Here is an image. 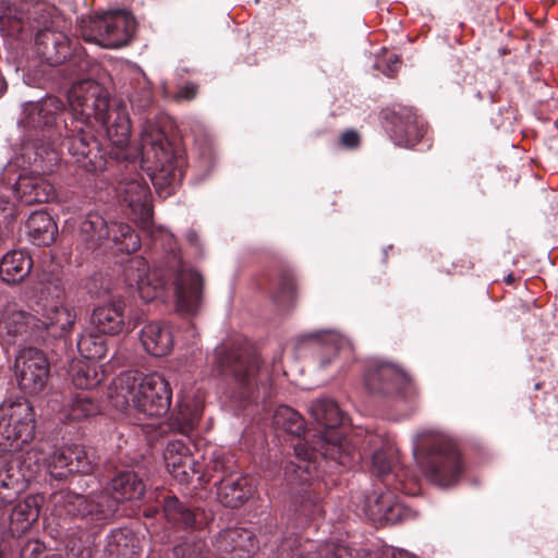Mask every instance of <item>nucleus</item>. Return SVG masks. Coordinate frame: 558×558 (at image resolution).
<instances>
[{"instance_id": "obj_1", "label": "nucleus", "mask_w": 558, "mask_h": 558, "mask_svg": "<svg viewBox=\"0 0 558 558\" xmlns=\"http://www.w3.org/2000/svg\"><path fill=\"white\" fill-rule=\"evenodd\" d=\"M70 110L54 96L31 105L26 126L41 132L50 150V166L59 161L57 141L66 148L78 167L86 172H102L113 165L137 166L147 172L157 189L173 185L177 180L175 153L166 134L155 125L144 128L140 147L130 144L131 125L124 110L112 109L108 93L96 81L74 83L68 94Z\"/></svg>"}, {"instance_id": "obj_2", "label": "nucleus", "mask_w": 558, "mask_h": 558, "mask_svg": "<svg viewBox=\"0 0 558 558\" xmlns=\"http://www.w3.org/2000/svg\"><path fill=\"white\" fill-rule=\"evenodd\" d=\"M116 192L125 214L151 238L154 244L166 242L169 246L163 260L153 270L148 269L146 260L132 259L124 269L129 284H135L146 302L162 298L167 290H172L178 310L189 315L195 314L203 300L204 279L198 271L185 267L172 234L155 227L148 184L136 174L119 180Z\"/></svg>"}, {"instance_id": "obj_3", "label": "nucleus", "mask_w": 558, "mask_h": 558, "mask_svg": "<svg viewBox=\"0 0 558 558\" xmlns=\"http://www.w3.org/2000/svg\"><path fill=\"white\" fill-rule=\"evenodd\" d=\"M36 421L34 408L28 401L12 403L0 411V452L10 453L0 469V510L11 507L20 499L33 477L31 465L36 453L22 451L34 439Z\"/></svg>"}, {"instance_id": "obj_4", "label": "nucleus", "mask_w": 558, "mask_h": 558, "mask_svg": "<svg viewBox=\"0 0 558 558\" xmlns=\"http://www.w3.org/2000/svg\"><path fill=\"white\" fill-rule=\"evenodd\" d=\"M0 28L21 40L34 35L35 51L49 65L63 64L70 54L72 41L65 32V22L43 5L27 10L24 5L8 7L0 14Z\"/></svg>"}, {"instance_id": "obj_5", "label": "nucleus", "mask_w": 558, "mask_h": 558, "mask_svg": "<svg viewBox=\"0 0 558 558\" xmlns=\"http://www.w3.org/2000/svg\"><path fill=\"white\" fill-rule=\"evenodd\" d=\"M145 490L146 486L136 472L123 470L111 478L105 490L87 496L65 492L60 495L59 502L68 514L90 525V535H97L113 519L120 502L140 500Z\"/></svg>"}, {"instance_id": "obj_6", "label": "nucleus", "mask_w": 558, "mask_h": 558, "mask_svg": "<svg viewBox=\"0 0 558 558\" xmlns=\"http://www.w3.org/2000/svg\"><path fill=\"white\" fill-rule=\"evenodd\" d=\"M310 413L324 429L311 450L305 448V442L299 440L294 445L296 456L303 461H310L316 459V454L319 453L340 465H348L353 459V450L343 434L337 429L343 418L338 404L330 399H318L310 407Z\"/></svg>"}, {"instance_id": "obj_7", "label": "nucleus", "mask_w": 558, "mask_h": 558, "mask_svg": "<svg viewBox=\"0 0 558 558\" xmlns=\"http://www.w3.org/2000/svg\"><path fill=\"white\" fill-rule=\"evenodd\" d=\"M120 381V393L128 407H133L146 416H161L170 410L172 389L162 375L151 373L136 376L125 373Z\"/></svg>"}, {"instance_id": "obj_8", "label": "nucleus", "mask_w": 558, "mask_h": 558, "mask_svg": "<svg viewBox=\"0 0 558 558\" xmlns=\"http://www.w3.org/2000/svg\"><path fill=\"white\" fill-rule=\"evenodd\" d=\"M80 240L88 250H96L105 240H111L119 251L132 254L141 247L136 231L121 221L108 222L101 215L89 213L80 225Z\"/></svg>"}, {"instance_id": "obj_9", "label": "nucleus", "mask_w": 558, "mask_h": 558, "mask_svg": "<svg viewBox=\"0 0 558 558\" xmlns=\"http://www.w3.org/2000/svg\"><path fill=\"white\" fill-rule=\"evenodd\" d=\"M423 470L434 484L440 487L453 485L462 473L460 454L454 445L444 436H433Z\"/></svg>"}, {"instance_id": "obj_10", "label": "nucleus", "mask_w": 558, "mask_h": 558, "mask_svg": "<svg viewBox=\"0 0 558 558\" xmlns=\"http://www.w3.org/2000/svg\"><path fill=\"white\" fill-rule=\"evenodd\" d=\"M14 375L19 388L24 393H41L50 378V364L46 354L33 347L23 349L15 359Z\"/></svg>"}, {"instance_id": "obj_11", "label": "nucleus", "mask_w": 558, "mask_h": 558, "mask_svg": "<svg viewBox=\"0 0 558 558\" xmlns=\"http://www.w3.org/2000/svg\"><path fill=\"white\" fill-rule=\"evenodd\" d=\"M132 25L124 15L106 14L82 20L81 35L84 40L106 48H119L128 44Z\"/></svg>"}, {"instance_id": "obj_12", "label": "nucleus", "mask_w": 558, "mask_h": 558, "mask_svg": "<svg viewBox=\"0 0 558 558\" xmlns=\"http://www.w3.org/2000/svg\"><path fill=\"white\" fill-rule=\"evenodd\" d=\"M98 465V458L94 451L81 445H71L58 448L48 459L50 475L58 480H65L70 474H92Z\"/></svg>"}, {"instance_id": "obj_13", "label": "nucleus", "mask_w": 558, "mask_h": 558, "mask_svg": "<svg viewBox=\"0 0 558 558\" xmlns=\"http://www.w3.org/2000/svg\"><path fill=\"white\" fill-rule=\"evenodd\" d=\"M90 322L99 333L116 336L131 330L135 325L125 312V302L116 300L94 308Z\"/></svg>"}, {"instance_id": "obj_14", "label": "nucleus", "mask_w": 558, "mask_h": 558, "mask_svg": "<svg viewBox=\"0 0 558 558\" xmlns=\"http://www.w3.org/2000/svg\"><path fill=\"white\" fill-rule=\"evenodd\" d=\"M34 320L16 303H7L0 308V339L7 344L15 343L27 333Z\"/></svg>"}, {"instance_id": "obj_15", "label": "nucleus", "mask_w": 558, "mask_h": 558, "mask_svg": "<svg viewBox=\"0 0 558 558\" xmlns=\"http://www.w3.org/2000/svg\"><path fill=\"white\" fill-rule=\"evenodd\" d=\"M140 340L147 353L153 356H166L174 345L172 329L165 322H151L143 327Z\"/></svg>"}, {"instance_id": "obj_16", "label": "nucleus", "mask_w": 558, "mask_h": 558, "mask_svg": "<svg viewBox=\"0 0 558 558\" xmlns=\"http://www.w3.org/2000/svg\"><path fill=\"white\" fill-rule=\"evenodd\" d=\"M15 194L22 203L33 205L52 199L54 187L45 177L27 173L19 177L15 183Z\"/></svg>"}, {"instance_id": "obj_17", "label": "nucleus", "mask_w": 558, "mask_h": 558, "mask_svg": "<svg viewBox=\"0 0 558 558\" xmlns=\"http://www.w3.org/2000/svg\"><path fill=\"white\" fill-rule=\"evenodd\" d=\"M163 460L168 472L180 483L190 481V472L194 461L184 440L174 439L169 441L163 451Z\"/></svg>"}, {"instance_id": "obj_18", "label": "nucleus", "mask_w": 558, "mask_h": 558, "mask_svg": "<svg viewBox=\"0 0 558 558\" xmlns=\"http://www.w3.org/2000/svg\"><path fill=\"white\" fill-rule=\"evenodd\" d=\"M41 322L45 328L56 338L65 337L74 327L76 322V311L66 304H43Z\"/></svg>"}, {"instance_id": "obj_19", "label": "nucleus", "mask_w": 558, "mask_h": 558, "mask_svg": "<svg viewBox=\"0 0 558 558\" xmlns=\"http://www.w3.org/2000/svg\"><path fill=\"white\" fill-rule=\"evenodd\" d=\"M216 354L220 374L226 379L234 380L239 389H242L244 386V349L242 344H222L217 348Z\"/></svg>"}, {"instance_id": "obj_20", "label": "nucleus", "mask_w": 558, "mask_h": 558, "mask_svg": "<svg viewBox=\"0 0 558 558\" xmlns=\"http://www.w3.org/2000/svg\"><path fill=\"white\" fill-rule=\"evenodd\" d=\"M10 510L9 529L13 536H21L27 532L39 518L38 497L27 496L23 500H17Z\"/></svg>"}, {"instance_id": "obj_21", "label": "nucleus", "mask_w": 558, "mask_h": 558, "mask_svg": "<svg viewBox=\"0 0 558 558\" xmlns=\"http://www.w3.org/2000/svg\"><path fill=\"white\" fill-rule=\"evenodd\" d=\"M410 381L409 376L399 367L385 364L366 377V387L372 393H390L395 388Z\"/></svg>"}, {"instance_id": "obj_22", "label": "nucleus", "mask_w": 558, "mask_h": 558, "mask_svg": "<svg viewBox=\"0 0 558 558\" xmlns=\"http://www.w3.org/2000/svg\"><path fill=\"white\" fill-rule=\"evenodd\" d=\"M33 268L31 255L23 250L8 252L0 263V278L8 284L22 282Z\"/></svg>"}, {"instance_id": "obj_23", "label": "nucleus", "mask_w": 558, "mask_h": 558, "mask_svg": "<svg viewBox=\"0 0 558 558\" xmlns=\"http://www.w3.org/2000/svg\"><path fill=\"white\" fill-rule=\"evenodd\" d=\"M157 502L169 521L183 527H197L202 524L198 520L199 513L183 505L175 495L162 492L158 495Z\"/></svg>"}, {"instance_id": "obj_24", "label": "nucleus", "mask_w": 558, "mask_h": 558, "mask_svg": "<svg viewBox=\"0 0 558 558\" xmlns=\"http://www.w3.org/2000/svg\"><path fill=\"white\" fill-rule=\"evenodd\" d=\"M401 506L391 492L374 494L365 502L364 512L373 521L395 522L400 517Z\"/></svg>"}, {"instance_id": "obj_25", "label": "nucleus", "mask_w": 558, "mask_h": 558, "mask_svg": "<svg viewBox=\"0 0 558 558\" xmlns=\"http://www.w3.org/2000/svg\"><path fill=\"white\" fill-rule=\"evenodd\" d=\"M106 553L117 558H134L141 550L136 535L126 527L116 529L107 536Z\"/></svg>"}, {"instance_id": "obj_26", "label": "nucleus", "mask_w": 558, "mask_h": 558, "mask_svg": "<svg viewBox=\"0 0 558 558\" xmlns=\"http://www.w3.org/2000/svg\"><path fill=\"white\" fill-rule=\"evenodd\" d=\"M28 235L38 246H48L56 240L58 228L52 217L46 211H34L26 221Z\"/></svg>"}, {"instance_id": "obj_27", "label": "nucleus", "mask_w": 558, "mask_h": 558, "mask_svg": "<svg viewBox=\"0 0 558 558\" xmlns=\"http://www.w3.org/2000/svg\"><path fill=\"white\" fill-rule=\"evenodd\" d=\"M244 475L242 472L223 475L219 481L218 498L228 508L236 509L244 505Z\"/></svg>"}, {"instance_id": "obj_28", "label": "nucleus", "mask_w": 558, "mask_h": 558, "mask_svg": "<svg viewBox=\"0 0 558 558\" xmlns=\"http://www.w3.org/2000/svg\"><path fill=\"white\" fill-rule=\"evenodd\" d=\"M154 100L153 85L144 74L131 82L129 101L134 112H146L154 105Z\"/></svg>"}, {"instance_id": "obj_29", "label": "nucleus", "mask_w": 558, "mask_h": 558, "mask_svg": "<svg viewBox=\"0 0 558 558\" xmlns=\"http://www.w3.org/2000/svg\"><path fill=\"white\" fill-rule=\"evenodd\" d=\"M203 414V408L196 402H181L179 410L172 415L171 425L182 435H190L197 426Z\"/></svg>"}, {"instance_id": "obj_30", "label": "nucleus", "mask_w": 558, "mask_h": 558, "mask_svg": "<svg viewBox=\"0 0 558 558\" xmlns=\"http://www.w3.org/2000/svg\"><path fill=\"white\" fill-rule=\"evenodd\" d=\"M275 429L300 436L305 430V423L301 414L288 405L278 407L272 415Z\"/></svg>"}, {"instance_id": "obj_31", "label": "nucleus", "mask_w": 558, "mask_h": 558, "mask_svg": "<svg viewBox=\"0 0 558 558\" xmlns=\"http://www.w3.org/2000/svg\"><path fill=\"white\" fill-rule=\"evenodd\" d=\"M80 354L86 360H100L107 353V343L102 333L84 331L76 342Z\"/></svg>"}, {"instance_id": "obj_32", "label": "nucleus", "mask_w": 558, "mask_h": 558, "mask_svg": "<svg viewBox=\"0 0 558 558\" xmlns=\"http://www.w3.org/2000/svg\"><path fill=\"white\" fill-rule=\"evenodd\" d=\"M100 412L97 401H95L88 392L77 393L66 409V418L72 421H81L94 416Z\"/></svg>"}, {"instance_id": "obj_33", "label": "nucleus", "mask_w": 558, "mask_h": 558, "mask_svg": "<svg viewBox=\"0 0 558 558\" xmlns=\"http://www.w3.org/2000/svg\"><path fill=\"white\" fill-rule=\"evenodd\" d=\"M425 134L424 124L415 117L410 118L404 124L396 125L393 130L395 141L402 146H414Z\"/></svg>"}, {"instance_id": "obj_34", "label": "nucleus", "mask_w": 558, "mask_h": 558, "mask_svg": "<svg viewBox=\"0 0 558 558\" xmlns=\"http://www.w3.org/2000/svg\"><path fill=\"white\" fill-rule=\"evenodd\" d=\"M218 548L223 558H243L244 538L241 529H228L223 531L218 539Z\"/></svg>"}, {"instance_id": "obj_35", "label": "nucleus", "mask_w": 558, "mask_h": 558, "mask_svg": "<svg viewBox=\"0 0 558 558\" xmlns=\"http://www.w3.org/2000/svg\"><path fill=\"white\" fill-rule=\"evenodd\" d=\"M41 294L45 296L44 304H65L66 281L60 276L51 274L41 281Z\"/></svg>"}, {"instance_id": "obj_36", "label": "nucleus", "mask_w": 558, "mask_h": 558, "mask_svg": "<svg viewBox=\"0 0 558 558\" xmlns=\"http://www.w3.org/2000/svg\"><path fill=\"white\" fill-rule=\"evenodd\" d=\"M72 383L76 388L89 390L98 386L101 377L98 376L96 367L87 363L78 362L71 368Z\"/></svg>"}, {"instance_id": "obj_37", "label": "nucleus", "mask_w": 558, "mask_h": 558, "mask_svg": "<svg viewBox=\"0 0 558 558\" xmlns=\"http://www.w3.org/2000/svg\"><path fill=\"white\" fill-rule=\"evenodd\" d=\"M207 551L206 542L196 535L186 537L173 547L174 558H205Z\"/></svg>"}, {"instance_id": "obj_38", "label": "nucleus", "mask_w": 558, "mask_h": 558, "mask_svg": "<svg viewBox=\"0 0 558 558\" xmlns=\"http://www.w3.org/2000/svg\"><path fill=\"white\" fill-rule=\"evenodd\" d=\"M63 63H65L64 72L71 76H78L89 71L93 61L86 56L82 48L71 47L70 54Z\"/></svg>"}, {"instance_id": "obj_39", "label": "nucleus", "mask_w": 558, "mask_h": 558, "mask_svg": "<svg viewBox=\"0 0 558 558\" xmlns=\"http://www.w3.org/2000/svg\"><path fill=\"white\" fill-rule=\"evenodd\" d=\"M272 300L278 307L288 308L295 303L296 300V287L293 278H283L276 292L272 295Z\"/></svg>"}, {"instance_id": "obj_40", "label": "nucleus", "mask_w": 558, "mask_h": 558, "mask_svg": "<svg viewBox=\"0 0 558 558\" xmlns=\"http://www.w3.org/2000/svg\"><path fill=\"white\" fill-rule=\"evenodd\" d=\"M395 457L391 451L378 450L372 457V469L377 475H385L392 470Z\"/></svg>"}, {"instance_id": "obj_41", "label": "nucleus", "mask_w": 558, "mask_h": 558, "mask_svg": "<svg viewBox=\"0 0 558 558\" xmlns=\"http://www.w3.org/2000/svg\"><path fill=\"white\" fill-rule=\"evenodd\" d=\"M234 461L233 456L231 454H221L214 458L209 464L208 469L216 473H223L228 475L230 473H235L233 470Z\"/></svg>"}, {"instance_id": "obj_42", "label": "nucleus", "mask_w": 558, "mask_h": 558, "mask_svg": "<svg viewBox=\"0 0 558 558\" xmlns=\"http://www.w3.org/2000/svg\"><path fill=\"white\" fill-rule=\"evenodd\" d=\"M326 344V350H332L337 352H351V344L349 340L336 332L328 335Z\"/></svg>"}, {"instance_id": "obj_43", "label": "nucleus", "mask_w": 558, "mask_h": 558, "mask_svg": "<svg viewBox=\"0 0 558 558\" xmlns=\"http://www.w3.org/2000/svg\"><path fill=\"white\" fill-rule=\"evenodd\" d=\"M319 558H344L348 556V549L343 546L326 544L319 549Z\"/></svg>"}, {"instance_id": "obj_44", "label": "nucleus", "mask_w": 558, "mask_h": 558, "mask_svg": "<svg viewBox=\"0 0 558 558\" xmlns=\"http://www.w3.org/2000/svg\"><path fill=\"white\" fill-rule=\"evenodd\" d=\"M376 558H415L411 553L404 549L384 547L376 554Z\"/></svg>"}, {"instance_id": "obj_45", "label": "nucleus", "mask_w": 558, "mask_h": 558, "mask_svg": "<svg viewBox=\"0 0 558 558\" xmlns=\"http://www.w3.org/2000/svg\"><path fill=\"white\" fill-rule=\"evenodd\" d=\"M198 93V86L194 83H186L185 85L181 86L177 94L175 99L178 100H193Z\"/></svg>"}, {"instance_id": "obj_46", "label": "nucleus", "mask_w": 558, "mask_h": 558, "mask_svg": "<svg viewBox=\"0 0 558 558\" xmlns=\"http://www.w3.org/2000/svg\"><path fill=\"white\" fill-rule=\"evenodd\" d=\"M341 143L347 147H355L359 143V135L354 131H347L341 136Z\"/></svg>"}, {"instance_id": "obj_47", "label": "nucleus", "mask_w": 558, "mask_h": 558, "mask_svg": "<svg viewBox=\"0 0 558 558\" xmlns=\"http://www.w3.org/2000/svg\"><path fill=\"white\" fill-rule=\"evenodd\" d=\"M399 64H400V60H399L398 56L390 54L389 58H388L387 68L384 69L383 72L387 76H391L397 71Z\"/></svg>"}, {"instance_id": "obj_48", "label": "nucleus", "mask_w": 558, "mask_h": 558, "mask_svg": "<svg viewBox=\"0 0 558 558\" xmlns=\"http://www.w3.org/2000/svg\"><path fill=\"white\" fill-rule=\"evenodd\" d=\"M33 558H61L58 554L46 553L41 549L40 545L36 543L31 550Z\"/></svg>"}, {"instance_id": "obj_49", "label": "nucleus", "mask_w": 558, "mask_h": 558, "mask_svg": "<svg viewBox=\"0 0 558 558\" xmlns=\"http://www.w3.org/2000/svg\"><path fill=\"white\" fill-rule=\"evenodd\" d=\"M185 238L190 245L195 246L196 248L201 246L199 236L195 230H189L185 234Z\"/></svg>"}, {"instance_id": "obj_50", "label": "nucleus", "mask_w": 558, "mask_h": 558, "mask_svg": "<svg viewBox=\"0 0 558 558\" xmlns=\"http://www.w3.org/2000/svg\"><path fill=\"white\" fill-rule=\"evenodd\" d=\"M7 90V82L5 80L0 76V96Z\"/></svg>"}, {"instance_id": "obj_51", "label": "nucleus", "mask_w": 558, "mask_h": 558, "mask_svg": "<svg viewBox=\"0 0 558 558\" xmlns=\"http://www.w3.org/2000/svg\"><path fill=\"white\" fill-rule=\"evenodd\" d=\"M330 363V360L326 361L325 359L320 360V366L326 367Z\"/></svg>"}, {"instance_id": "obj_52", "label": "nucleus", "mask_w": 558, "mask_h": 558, "mask_svg": "<svg viewBox=\"0 0 558 558\" xmlns=\"http://www.w3.org/2000/svg\"><path fill=\"white\" fill-rule=\"evenodd\" d=\"M299 478H300L301 481H305V480H306V478H305V477H303V476H299Z\"/></svg>"}, {"instance_id": "obj_53", "label": "nucleus", "mask_w": 558, "mask_h": 558, "mask_svg": "<svg viewBox=\"0 0 558 558\" xmlns=\"http://www.w3.org/2000/svg\"><path fill=\"white\" fill-rule=\"evenodd\" d=\"M25 555H26V554H25V553H23V554H22V558H26V556H25Z\"/></svg>"}, {"instance_id": "obj_54", "label": "nucleus", "mask_w": 558, "mask_h": 558, "mask_svg": "<svg viewBox=\"0 0 558 558\" xmlns=\"http://www.w3.org/2000/svg\"><path fill=\"white\" fill-rule=\"evenodd\" d=\"M245 372H246V373L248 372V368H247V367L245 368Z\"/></svg>"}]
</instances>
